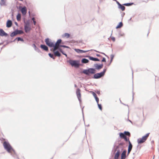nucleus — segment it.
Here are the masks:
<instances>
[{
	"mask_svg": "<svg viewBox=\"0 0 159 159\" xmlns=\"http://www.w3.org/2000/svg\"><path fill=\"white\" fill-rule=\"evenodd\" d=\"M3 145L4 148L7 150L8 152H11L12 151L14 152V150L12 149L9 143L5 141L3 143Z\"/></svg>",
	"mask_w": 159,
	"mask_h": 159,
	"instance_id": "obj_1",
	"label": "nucleus"
},
{
	"mask_svg": "<svg viewBox=\"0 0 159 159\" xmlns=\"http://www.w3.org/2000/svg\"><path fill=\"white\" fill-rule=\"evenodd\" d=\"M149 133H148L145 135L143 136L141 138H139L138 139L137 142L138 143L141 144L144 142L147 139L149 136Z\"/></svg>",
	"mask_w": 159,
	"mask_h": 159,
	"instance_id": "obj_2",
	"label": "nucleus"
},
{
	"mask_svg": "<svg viewBox=\"0 0 159 159\" xmlns=\"http://www.w3.org/2000/svg\"><path fill=\"white\" fill-rule=\"evenodd\" d=\"M106 70V69H104L102 72L94 74V79H97L101 78L104 75Z\"/></svg>",
	"mask_w": 159,
	"mask_h": 159,
	"instance_id": "obj_3",
	"label": "nucleus"
},
{
	"mask_svg": "<svg viewBox=\"0 0 159 159\" xmlns=\"http://www.w3.org/2000/svg\"><path fill=\"white\" fill-rule=\"evenodd\" d=\"M69 63L72 66L78 67L79 66V62L77 60H70Z\"/></svg>",
	"mask_w": 159,
	"mask_h": 159,
	"instance_id": "obj_4",
	"label": "nucleus"
},
{
	"mask_svg": "<svg viewBox=\"0 0 159 159\" xmlns=\"http://www.w3.org/2000/svg\"><path fill=\"white\" fill-rule=\"evenodd\" d=\"M45 42L46 44L50 47H52L54 46V43L52 42L51 40L48 38L45 39Z\"/></svg>",
	"mask_w": 159,
	"mask_h": 159,
	"instance_id": "obj_5",
	"label": "nucleus"
},
{
	"mask_svg": "<svg viewBox=\"0 0 159 159\" xmlns=\"http://www.w3.org/2000/svg\"><path fill=\"white\" fill-rule=\"evenodd\" d=\"M76 93L78 98L80 102H81V95L80 93V89H78L76 91Z\"/></svg>",
	"mask_w": 159,
	"mask_h": 159,
	"instance_id": "obj_6",
	"label": "nucleus"
},
{
	"mask_svg": "<svg viewBox=\"0 0 159 159\" xmlns=\"http://www.w3.org/2000/svg\"><path fill=\"white\" fill-rule=\"evenodd\" d=\"M7 34L5 33L2 29H0V36H7Z\"/></svg>",
	"mask_w": 159,
	"mask_h": 159,
	"instance_id": "obj_7",
	"label": "nucleus"
},
{
	"mask_svg": "<svg viewBox=\"0 0 159 159\" xmlns=\"http://www.w3.org/2000/svg\"><path fill=\"white\" fill-rule=\"evenodd\" d=\"M21 12L23 15H25L26 14L27 12L26 8L25 7H24L20 9Z\"/></svg>",
	"mask_w": 159,
	"mask_h": 159,
	"instance_id": "obj_8",
	"label": "nucleus"
},
{
	"mask_svg": "<svg viewBox=\"0 0 159 159\" xmlns=\"http://www.w3.org/2000/svg\"><path fill=\"white\" fill-rule=\"evenodd\" d=\"M94 66L96 69L99 70L102 68L103 65L102 64L99 65L97 64H94Z\"/></svg>",
	"mask_w": 159,
	"mask_h": 159,
	"instance_id": "obj_9",
	"label": "nucleus"
},
{
	"mask_svg": "<svg viewBox=\"0 0 159 159\" xmlns=\"http://www.w3.org/2000/svg\"><path fill=\"white\" fill-rule=\"evenodd\" d=\"M74 50L77 52L78 53H85L88 51H84L83 50L80 49H76V48H75L74 49Z\"/></svg>",
	"mask_w": 159,
	"mask_h": 159,
	"instance_id": "obj_10",
	"label": "nucleus"
},
{
	"mask_svg": "<svg viewBox=\"0 0 159 159\" xmlns=\"http://www.w3.org/2000/svg\"><path fill=\"white\" fill-rule=\"evenodd\" d=\"M126 152V150H124L123 151L121 155V159H125Z\"/></svg>",
	"mask_w": 159,
	"mask_h": 159,
	"instance_id": "obj_11",
	"label": "nucleus"
},
{
	"mask_svg": "<svg viewBox=\"0 0 159 159\" xmlns=\"http://www.w3.org/2000/svg\"><path fill=\"white\" fill-rule=\"evenodd\" d=\"M25 30L26 32L27 33L29 32L31 30L30 26H24Z\"/></svg>",
	"mask_w": 159,
	"mask_h": 159,
	"instance_id": "obj_12",
	"label": "nucleus"
},
{
	"mask_svg": "<svg viewBox=\"0 0 159 159\" xmlns=\"http://www.w3.org/2000/svg\"><path fill=\"white\" fill-rule=\"evenodd\" d=\"M12 24V23L11 20H7V27L8 28L10 27L11 26Z\"/></svg>",
	"mask_w": 159,
	"mask_h": 159,
	"instance_id": "obj_13",
	"label": "nucleus"
},
{
	"mask_svg": "<svg viewBox=\"0 0 159 159\" xmlns=\"http://www.w3.org/2000/svg\"><path fill=\"white\" fill-rule=\"evenodd\" d=\"M59 45H57L56 44H54V46L53 47H54L53 49V52H54L55 50H56L57 49H58L59 50V49H60L61 48H60L59 47Z\"/></svg>",
	"mask_w": 159,
	"mask_h": 159,
	"instance_id": "obj_14",
	"label": "nucleus"
},
{
	"mask_svg": "<svg viewBox=\"0 0 159 159\" xmlns=\"http://www.w3.org/2000/svg\"><path fill=\"white\" fill-rule=\"evenodd\" d=\"M120 154V151L119 150H118L116 152V153L114 157L115 159H118L119 156Z\"/></svg>",
	"mask_w": 159,
	"mask_h": 159,
	"instance_id": "obj_15",
	"label": "nucleus"
},
{
	"mask_svg": "<svg viewBox=\"0 0 159 159\" xmlns=\"http://www.w3.org/2000/svg\"><path fill=\"white\" fill-rule=\"evenodd\" d=\"M89 59L92 61H99V60L97 58H94L93 57H91V56H89Z\"/></svg>",
	"mask_w": 159,
	"mask_h": 159,
	"instance_id": "obj_16",
	"label": "nucleus"
},
{
	"mask_svg": "<svg viewBox=\"0 0 159 159\" xmlns=\"http://www.w3.org/2000/svg\"><path fill=\"white\" fill-rule=\"evenodd\" d=\"M41 48L45 51H47L48 50V47L45 45H40Z\"/></svg>",
	"mask_w": 159,
	"mask_h": 159,
	"instance_id": "obj_17",
	"label": "nucleus"
},
{
	"mask_svg": "<svg viewBox=\"0 0 159 159\" xmlns=\"http://www.w3.org/2000/svg\"><path fill=\"white\" fill-rule=\"evenodd\" d=\"M90 74H94L95 73V70L93 68H90L88 69Z\"/></svg>",
	"mask_w": 159,
	"mask_h": 159,
	"instance_id": "obj_18",
	"label": "nucleus"
},
{
	"mask_svg": "<svg viewBox=\"0 0 159 159\" xmlns=\"http://www.w3.org/2000/svg\"><path fill=\"white\" fill-rule=\"evenodd\" d=\"M17 20L19 21L21 19V15L20 13H18L16 16Z\"/></svg>",
	"mask_w": 159,
	"mask_h": 159,
	"instance_id": "obj_19",
	"label": "nucleus"
},
{
	"mask_svg": "<svg viewBox=\"0 0 159 159\" xmlns=\"http://www.w3.org/2000/svg\"><path fill=\"white\" fill-rule=\"evenodd\" d=\"M83 73L85 74H86L88 75H89L90 73L89 72L88 70H85L83 71Z\"/></svg>",
	"mask_w": 159,
	"mask_h": 159,
	"instance_id": "obj_20",
	"label": "nucleus"
},
{
	"mask_svg": "<svg viewBox=\"0 0 159 159\" xmlns=\"http://www.w3.org/2000/svg\"><path fill=\"white\" fill-rule=\"evenodd\" d=\"M89 61L88 59L85 58L83 59L81 61L82 63H87Z\"/></svg>",
	"mask_w": 159,
	"mask_h": 159,
	"instance_id": "obj_21",
	"label": "nucleus"
},
{
	"mask_svg": "<svg viewBox=\"0 0 159 159\" xmlns=\"http://www.w3.org/2000/svg\"><path fill=\"white\" fill-rule=\"evenodd\" d=\"M129 145L128 146V150L131 151L132 148V145L130 141H129Z\"/></svg>",
	"mask_w": 159,
	"mask_h": 159,
	"instance_id": "obj_22",
	"label": "nucleus"
},
{
	"mask_svg": "<svg viewBox=\"0 0 159 159\" xmlns=\"http://www.w3.org/2000/svg\"><path fill=\"white\" fill-rule=\"evenodd\" d=\"M123 26V24L122 22H120L116 27V29L121 28Z\"/></svg>",
	"mask_w": 159,
	"mask_h": 159,
	"instance_id": "obj_23",
	"label": "nucleus"
},
{
	"mask_svg": "<svg viewBox=\"0 0 159 159\" xmlns=\"http://www.w3.org/2000/svg\"><path fill=\"white\" fill-rule=\"evenodd\" d=\"M54 54L55 56L60 57L61 56L60 53L58 51L54 52Z\"/></svg>",
	"mask_w": 159,
	"mask_h": 159,
	"instance_id": "obj_24",
	"label": "nucleus"
},
{
	"mask_svg": "<svg viewBox=\"0 0 159 159\" xmlns=\"http://www.w3.org/2000/svg\"><path fill=\"white\" fill-rule=\"evenodd\" d=\"M118 8L121 9L122 11H124L125 8V7L124 6L122 5L121 4L119 6H118Z\"/></svg>",
	"mask_w": 159,
	"mask_h": 159,
	"instance_id": "obj_25",
	"label": "nucleus"
},
{
	"mask_svg": "<svg viewBox=\"0 0 159 159\" xmlns=\"http://www.w3.org/2000/svg\"><path fill=\"white\" fill-rule=\"evenodd\" d=\"M121 138L123 139L125 137V135L124 133H120L119 134Z\"/></svg>",
	"mask_w": 159,
	"mask_h": 159,
	"instance_id": "obj_26",
	"label": "nucleus"
},
{
	"mask_svg": "<svg viewBox=\"0 0 159 159\" xmlns=\"http://www.w3.org/2000/svg\"><path fill=\"white\" fill-rule=\"evenodd\" d=\"M17 34V33H16V31H14L11 33V37H13Z\"/></svg>",
	"mask_w": 159,
	"mask_h": 159,
	"instance_id": "obj_27",
	"label": "nucleus"
},
{
	"mask_svg": "<svg viewBox=\"0 0 159 159\" xmlns=\"http://www.w3.org/2000/svg\"><path fill=\"white\" fill-rule=\"evenodd\" d=\"M64 36L65 37H66V38H69L70 36V34L68 33H66L64 34Z\"/></svg>",
	"mask_w": 159,
	"mask_h": 159,
	"instance_id": "obj_28",
	"label": "nucleus"
},
{
	"mask_svg": "<svg viewBox=\"0 0 159 159\" xmlns=\"http://www.w3.org/2000/svg\"><path fill=\"white\" fill-rule=\"evenodd\" d=\"M61 40L60 39L58 40L57 42L55 43V44L59 45V44L61 42Z\"/></svg>",
	"mask_w": 159,
	"mask_h": 159,
	"instance_id": "obj_29",
	"label": "nucleus"
},
{
	"mask_svg": "<svg viewBox=\"0 0 159 159\" xmlns=\"http://www.w3.org/2000/svg\"><path fill=\"white\" fill-rule=\"evenodd\" d=\"M25 25L27 26H30V21L29 20H28L26 22H25Z\"/></svg>",
	"mask_w": 159,
	"mask_h": 159,
	"instance_id": "obj_30",
	"label": "nucleus"
},
{
	"mask_svg": "<svg viewBox=\"0 0 159 159\" xmlns=\"http://www.w3.org/2000/svg\"><path fill=\"white\" fill-rule=\"evenodd\" d=\"M1 4L2 5H5V1L4 0H1Z\"/></svg>",
	"mask_w": 159,
	"mask_h": 159,
	"instance_id": "obj_31",
	"label": "nucleus"
},
{
	"mask_svg": "<svg viewBox=\"0 0 159 159\" xmlns=\"http://www.w3.org/2000/svg\"><path fill=\"white\" fill-rule=\"evenodd\" d=\"M48 55L50 57L52 58L53 59H55V57H54V56L53 54H52L51 53H49L48 54Z\"/></svg>",
	"mask_w": 159,
	"mask_h": 159,
	"instance_id": "obj_32",
	"label": "nucleus"
},
{
	"mask_svg": "<svg viewBox=\"0 0 159 159\" xmlns=\"http://www.w3.org/2000/svg\"><path fill=\"white\" fill-rule=\"evenodd\" d=\"M125 135L130 136V134L129 132L125 131L124 132Z\"/></svg>",
	"mask_w": 159,
	"mask_h": 159,
	"instance_id": "obj_33",
	"label": "nucleus"
},
{
	"mask_svg": "<svg viewBox=\"0 0 159 159\" xmlns=\"http://www.w3.org/2000/svg\"><path fill=\"white\" fill-rule=\"evenodd\" d=\"M91 92L92 93L93 95L95 98L97 97V95L94 92L92 91H91Z\"/></svg>",
	"mask_w": 159,
	"mask_h": 159,
	"instance_id": "obj_34",
	"label": "nucleus"
},
{
	"mask_svg": "<svg viewBox=\"0 0 159 159\" xmlns=\"http://www.w3.org/2000/svg\"><path fill=\"white\" fill-rule=\"evenodd\" d=\"M16 32V33H17V34H21L23 33V32L21 30H17Z\"/></svg>",
	"mask_w": 159,
	"mask_h": 159,
	"instance_id": "obj_35",
	"label": "nucleus"
},
{
	"mask_svg": "<svg viewBox=\"0 0 159 159\" xmlns=\"http://www.w3.org/2000/svg\"><path fill=\"white\" fill-rule=\"evenodd\" d=\"M97 104H98V106L100 110H102V107L101 104H98V103Z\"/></svg>",
	"mask_w": 159,
	"mask_h": 159,
	"instance_id": "obj_36",
	"label": "nucleus"
},
{
	"mask_svg": "<svg viewBox=\"0 0 159 159\" xmlns=\"http://www.w3.org/2000/svg\"><path fill=\"white\" fill-rule=\"evenodd\" d=\"M123 139H125V140L126 141H128L129 142V141H130L129 140V139L127 138L126 137V136H125V137Z\"/></svg>",
	"mask_w": 159,
	"mask_h": 159,
	"instance_id": "obj_37",
	"label": "nucleus"
},
{
	"mask_svg": "<svg viewBox=\"0 0 159 159\" xmlns=\"http://www.w3.org/2000/svg\"><path fill=\"white\" fill-rule=\"evenodd\" d=\"M16 39H17V40L18 41H23V39L20 38V37H18V38H16Z\"/></svg>",
	"mask_w": 159,
	"mask_h": 159,
	"instance_id": "obj_38",
	"label": "nucleus"
},
{
	"mask_svg": "<svg viewBox=\"0 0 159 159\" xmlns=\"http://www.w3.org/2000/svg\"><path fill=\"white\" fill-rule=\"evenodd\" d=\"M131 4H132V3H125L124 5L126 6H129L131 5Z\"/></svg>",
	"mask_w": 159,
	"mask_h": 159,
	"instance_id": "obj_39",
	"label": "nucleus"
},
{
	"mask_svg": "<svg viewBox=\"0 0 159 159\" xmlns=\"http://www.w3.org/2000/svg\"><path fill=\"white\" fill-rule=\"evenodd\" d=\"M33 47L34 48L35 50H37L38 49V48H37L36 46L34 44H33Z\"/></svg>",
	"mask_w": 159,
	"mask_h": 159,
	"instance_id": "obj_40",
	"label": "nucleus"
},
{
	"mask_svg": "<svg viewBox=\"0 0 159 159\" xmlns=\"http://www.w3.org/2000/svg\"><path fill=\"white\" fill-rule=\"evenodd\" d=\"M95 98V100H96L97 103H98V102H99V98L97 97H96V98Z\"/></svg>",
	"mask_w": 159,
	"mask_h": 159,
	"instance_id": "obj_41",
	"label": "nucleus"
},
{
	"mask_svg": "<svg viewBox=\"0 0 159 159\" xmlns=\"http://www.w3.org/2000/svg\"><path fill=\"white\" fill-rule=\"evenodd\" d=\"M102 61V62H106V61L105 58L104 57L103 58Z\"/></svg>",
	"mask_w": 159,
	"mask_h": 159,
	"instance_id": "obj_42",
	"label": "nucleus"
},
{
	"mask_svg": "<svg viewBox=\"0 0 159 159\" xmlns=\"http://www.w3.org/2000/svg\"><path fill=\"white\" fill-rule=\"evenodd\" d=\"M112 40L114 41V42L115 41V38L114 37H111V38Z\"/></svg>",
	"mask_w": 159,
	"mask_h": 159,
	"instance_id": "obj_43",
	"label": "nucleus"
},
{
	"mask_svg": "<svg viewBox=\"0 0 159 159\" xmlns=\"http://www.w3.org/2000/svg\"><path fill=\"white\" fill-rule=\"evenodd\" d=\"M114 57V56L113 54H111V59H113Z\"/></svg>",
	"mask_w": 159,
	"mask_h": 159,
	"instance_id": "obj_44",
	"label": "nucleus"
},
{
	"mask_svg": "<svg viewBox=\"0 0 159 159\" xmlns=\"http://www.w3.org/2000/svg\"><path fill=\"white\" fill-rule=\"evenodd\" d=\"M60 46L61 47H65V48H68V47L66 46H65L64 45H61V46Z\"/></svg>",
	"mask_w": 159,
	"mask_h": 159,
	"instance_id": "obj_45",
	"label": "nucleus"
},
{
	"mask_svg": "<svg viewBox=\"0 0 159 159\" xmlns=\"http://www.w3.org/2000/svg\"><path fill=\"white\" fill-rule=\"evenodd\" d=\"M59 51L62 53H64L63 51H62V50L60 48V49H59Z\"/></svg>",
	"mask_w": 159,
	"mask_h": 159,
	"instance_id": "obj_46",
	"label": "nucleus"
},
{
	"mask_svg": "<svg viewBox=\"0 0 159 159\" xmlns=\"http://www.w3.org/2000/svg\"><path fill=\"white\" fill-rule=\"evenodd\" d=\"M33 22H34V25H36V22L35 20H34V21H33Z\"/></svg>",
	"mask_w": 159,
	"mask_h": 159,
	"instance_id": "obj_47",
	"label": "nucleus"
},
{
	"mask_svg": "<svg viewBox=\"0 0 159 159\" xmlns=\"http://www.w3.org/2000/svg\"><path fill=\"white\" fill-rule=\"evenodd\" d=\"M117 3L118 5V6H120V5H121V4H120L118 2H117Z\"/></svg>",
	"mask_w": 159,
	"mask_h": 159,
	"instance_id": "obj_48",
	"label": "nucleus"
},
{
	"mask_svg": "<svg viewBox=\"0 0 159 159\" xmlns=\"http://www.w3.org/2000/svg\"><path fill=\"white\" fill-rule=\"evenodd\" d=\"M32 20L33 21L35 20V18L34 17H33L32 19Z\"/></svg>",
	"mask_w": 159,
	"mask_h": 159,
	"instance_id": "obj_49",
	"label": "nucleus"
},
{
	"mask_svg": "<svg viewBox=\"0 0 159 159\" xmlns=\"http://www.w3.org/2000/svg\"><path fill=\"white\" fill-rule=\"evenodd\" d=\"M62 54H64V55H65L66 57H67V55L66 54H65V53H62Z\"/></svg>",
	"mask_w": 159,
	"mask_h": 159,
	"instance_id": "obj_50",
	"label": "nucleus"
},
{
	"mask_svg": "<svg viewBox=\"0 0 159 159\" xmlns=\"http://www.w3.org/2000/svg\"><path fill=\"white\" fill-rule=\"evenodd\" d=\"M130 151H131L128 150V154H129V153Z\"/></svg>",
	"mask_w": 159,
	"mask_h": 159,
	"instance_id": "obj_51",
	"label": "nucleus"
},
{
	"mask_svg": "<svg viewBox=\"0 0 159 159\" xmlns=\"http://www.w3.org/2000/svg\"><path fill=\"white\" fill-rule=\"evenodd\" d=\"M101 53L102 54H104V55H105V56H107V57L105 53H102V52H101Z\"/></svg>",
	"mask_w": 159,
	"mask_h": 159,
	"instance_id": "obj_52",
	"label": "nucleus"
},
{
	"mask_svg": "<svg viewBox=\"0 0 159 159\" xmlns=\"http://www.w3.org/2000/svg\"><path fill=\"white\" fill-rule=\"evenodd\" d=\"M97 56H98V57H100V55L99 54H97L96 55Z\"/></svg>",
	"mask_w": 159,
	"mask_h": 159,
	"instance_id": "obj_53",
	"label": "nucleus"
},
{
	"mask_svg": "<svg viewBox=\"0 0 159 159\" xmlns=\"http://www.w3.org/2000/svg\"><path fill=\"white\" fill-rule=\"evenodd\" d=\"M97 93L98 94H100V92L99 91H98V92H97Z\"/></svg>",
	"mask_w": 159,
	"mask_h": 159,
	"instance_id": "obj_54",
	"label": "nucleus"
},
{
	"mask_svg": "<svg viewBox=\"0 0 159 159\" xmlns=\"http://www.w3.org/2000/svg\"><path fill=\"white\" fill-rule=\"evenodd\" d=\"M15 24H16V25H17V23L16 22H15Z\"/></svg>",
	"mask_w": 159,
	"mask_h": 159,
	"instance_id": "obj_55",
	"label": "nucleus"
},
{
	"mask_svg": "<svg viewBox=\"0 0 159 159\" xmlns=\"http://www.w3.org/2000/svg\"><path fill=\"white\" fill-rule=\"evenodd\" d=\"M75 87H76L77 86H76V84H75Z\"/></svg>",
	"mask_w": 159,
	"mask_h": 159,
	"instance_id": "obj_56",
	"label": "nucleus"
},
{
	"mask_svg": "<svg viewBox=\"0 0 159 159\" xmlns=\"http://www.w3.org/2000/svg\"><path fill=\"white\" fill-rule=\"evenodd\" d=\"M112 60H113V59H111V62L112 61Z\"/></svg>",
	"mask_w": 159,
	"mask_h": 159,
	"instance_id": "obj_57",
	"label": "nucleus"
},
{
	"mask_svg": "<svg viewBox=\"0 0 159 159\" xmlns=\"http://www.w3.org/2000/svg\"><path fill=\"white\" fill-rule=\"evenodd\" d=\"M129 121L130 122L132 123V122L131 121V120H129Z\"/></svg>",
	"mask_w": 159,
	"mask_h": 159,
	"instance_id": "obj_58",
	"label": "nucleus"
}]
</instances>
